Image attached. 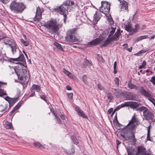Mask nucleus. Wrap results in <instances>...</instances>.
<instances>
[{
    "mask_svg": "<svg viewBox=\"0 0 155 155\" xmlns=\"http://www.w3.org/2000/svg\"><path fill=\"white\" fill-rule=\"evenodd\" d=\"M129 96L128 98L129 100H137L136 95L132 93H130L128 95Z\"/></svg>",
    "mask_w": 155,
    "mask_h": 155,
    "instance_id": "obj_24",
    "label": "nucleus"
},
{
    "mask_svg": "<svg viewBox=\"0 0 155 155\" xmlns=\"http://www.w3.org/2000/svg\"><path fill=\"white\" fill-rule=\"evenodd\" d=\"M21 103L20 102H19L18 104L16 106L13 110L11 111V113L13 114L15 113V111L18 109L21 106Z\"/></svg>",
    "mask_w": 155,
    "mask_h": 155,
    "instance_id": "obj_31",
    "label": "nucleus"
},
{
    "mask_svg": "<svg viewBox=\"0 0 155 155\" xmlns=\"http://www.w3.org/2000/svg\"><path fill=\"white\" fill-rule=\"evenodd\" d=\"M21 42L23 44V45L25 46H27L28 45V42L26 41H25L23 39H21Z\"/></svg>",
    "mask_w": 155,
    "mask_h": 155,
    "instance_id": "obj_45",
    "label": "nucleus"
},
{
    "mask_svg": "<svg viewBox=\"0 0 155 155\" xmlns=\"http://www.w3.org/2000/svg\"><path fill=\"white\" fill-rule=\"evenodd\" d=\"M17 101V99L16 98H10L8 103L10 105L13 106Z\"/></svg>",
    "mask_w": 155,
    "mask_h": 155,
    "instance_id": "obj_30",
    "label": "nucleus"
},
{
    "mask_svg": "<svg viewBox=\"0 0 155 155\" xmlns=\"http://www.w3.org/2000/svg\"><path fill=\"white\" fill-rule=\"evenodd\" d=\"M128 5L127 3L123 1L122 2V5L121 6V9L123 10H127L128 9Z\"/></svg>",
    "mask_w": 155,
    "mask_h": 155,
    "instance_id": "obj_28",
    "label": "nucleus"
},
{
    "mask_svg": "<svg viewBox=\"0 0 155 155\" xmlns=\"http://www.w3.org/2000/svg\"><path fill=\"white\" fill-rule=\"evenodd\" d=\"M147 38H148V36L147 35H144V36H140L137 38V41H139L141 40H143L144 39Z\"/></svg>",
    "mask_w": 155,
    "mask_h": 155,
    "instance_id": "obj_41",
    "label": "nucleus"
},
{
    "mask_svg": "<svg viewBox=\"0 0 155 155\" xmlns=\"http://www.w3.org/2000/svg\"><path fill=\"white\" fill-rule=\"evenodd\" d=\"M132 47H130L129 48H127V50L128 51H129L130 52H131L132 51Z\"/></svg>",
    "mask_w": 155,
    "mask_h": 155,
    "instance_id": "obj_63",
    "label": "nucleus"
},
{
    "mask_svg": "<svg viewBox=\"0 0 155 155\" xmlns=\"http://www.w3.org/2000/svg\"><path fill=\"white\" fill-rule=\"evenodd\" d=\"M111 27V28L110 30L109 34L108 36L109 37H110L113 35L114 33L115 32L116 30L115 28H112V27Z\"/></svg>",
    "mask_w": 155,
    "mask_h": 155,
    "instance_id": "obj_37",
    "label": "nucleus"
},
{
    "mask_svg": "<svg viewBox=\"0 0 155 155\" xmlns=\"http://www.w3.org/2000/svg\"><path fill=\"white\" fill-rule=\"evenodd\" d=\"M148 109L146 107L142 106L137 109V110L139 111L140 112L143 111V112L145 111Z\"/></svg>",
    "mask_w": 155,
    "mask_h": 155,
    "instance_id": "obj_35",
    "label": "nucleus"
},
{
    "mask_svg": "<svg viewBox=\"0 0 155 155\" xmlns=\"http://www.w3.org/2000/svg\"><path fill=\"white\" fill-rule=\"evenodd\" d=\"M149 49H144V50L140 51V53H141L142 52L145 53L146 52L149 51Z\"/></svg>",
    "mask_w": 155,
    "mask_h": 155,
    "instance_id": "obj_58",
    "label": "nucleus"
},
{
    "mask_svg": "<svg viewBox=\"0 0 155 155\" xmlns=\"http://www.w3.org/2000/svg\"><path fill=\"white\" fill-rule=\"evenodd\" d=\"M100 19V17L98 15L97 12H96L95 14L94 15L93 17V21L94 23H97V21Z\"/></svg>",
    "mask_w": 155,
    "mask_h": 155,
    "instance_id": "obj_23",
    "label": "nucleus"
},
{
    "mask_svg": "<svg viewBox=\"0 0 155 155\" xmlns=\"http://www.w3.org/2000/svg\"><path fill=\"white\" fill-rule=\"evenodd\" d=\"M71 139L75 144L77 145L79 141L77 137L72 136L71 137Z\"/></svg>",
    "mask_w": 155,
    "mask_h": 155,
    "instance_id": "obj_32",
    "label": "nucleus"
},
{
    "mask_svg": "<svg viewBox=\"0 0 155 155\" xmlns=\"http://www.w3.org/2000/svg\"><path fill=\"white\" fill-rule=\"evenodd\" d=\"M138 119L136 117L135 114L133 116L131 119L129 121V123L127 125V128L128 129L127 130H134L135 128L136 127V125L137 124L135 123H137L138 122Z\"/></svg>",
    "mask_w": 155,
    "mask_h": 155,
    "instance_id": "obj_8",
    "label": "nucleus"
},
{
    "mask_svg": "<svg viewBox=\"0 0 155 155\" xmlns=\"http://www.w3.org/2000/svg\"><path fill=\"white\" fill-rule=\"evenodd\" d=\"M130 105V101H127L125 102L124 103L120 105V107H125L129 106Z\"/></svg>",
    "mask_w": 155,
    "mask_h": 155,
    "instance_id": "obj_39",
    "label": "nucleus"
},
{
    "mask_svg": "<svg viewBox=\"0 0 155 155\" xmlns=\"http://www.w3.org/2000/svg\"><path fill=\"white\" fill-rule=\"evenodd\" d=\"M75 110L79 116L85 118H87V116L84 113V112L79 107H76Z\"/></svg>",
    "mask_w": 155,
    "mask_h": 155,
    "instance_id": "obj_17",
    "label": "nucleus"
},
{
    "mask_svg": "<svg viewBox=\"0 0 155 155\" xmlns=\"http://www.w3.org/2000/svg\"><path fill=\"white\" fill-rule=\"evenodd\" d=\"M52 113L54 115L56 118V120L58 124H60L61 123V121L60 119L58 118V117L56 114H55L54 112L53 111Z\"/></svg>",
    "mask_w": 155,
    "mask_h": 155,
    "instance_id": "obj_42",
    "label": "nucleus"
},
{
    "mask_svg": "<svg viewBox=\"0 0 155 155\" xmlns=\"http://www.w3.org/2000/svg\"><path fill=\"white\" fill-rule=\"evenodd\" d=\"M3 3L6 4L7 3V1L6 0H0Z\"/></svg>",
    "mask_w": 155,
    "mask_h": 155,
    "instance_id": "obj_62",
    "label": "nucleus"
},
{
    "mask_svg": "<svg viewBox=\"0 0 155 155\" xmlns=\"http://www.w3.org/2000/svg\"><path fill=\"white\" fill-rule=\"evenodd\" d=\"M3 38V36L2 32V31H0V40L2 39Z\"/></svg>",
    "mask_w": 155,
    "mask_h": 155,
    "instance_id": "obj_57",
    "label": "nucleus"
},
{
    "mask_svg": "<svg viewBox=\"0 0 155 155\" xmlns=\"http://www.w3.org/2000/svg\"><path fill=\"white\" fill-rule=\"evenodd\" d=\"M4 124L5 127L7 129H11L12 126V123L8 122L7 121H5Z\"/></svg>",
    "mask_w": 155,
    "mask_h": 155,
    "instance_id": "obj_27",
    "label": "nucleus"
},
{
    "mask_svg": "<svg viewBox=\"0 0 155 155\" xmlns=\"http://www.w3.org/2000/svg\"><path fill=\"white\" fill-rule=\"evenodd\" d=\"M123 46L124 47V49H127L128 47V45L127 44H124L123 45Z\"/></svg>",
    "mask_w": 155,
    "mask_h": 155,
    "instance_id": "obj_56",
    "label": "nucleus"
},
{
    "mask_svg": "<svg viewBox=\"0 0 155 155\" xmlns=\"http://www.w3.org/2000/svg\"><path fill=\"white\" fill-rule=\"evenodd\" d=\"M128 87L131 89H133L134 88L135 86L132 84H130L128 85Z\"/></svg>",
    "mask_w": 155,
    "mask_h": 155,
    "instance_id": "obj_55",
    "label": "nucleus"
},
{
    "mask_svg": "<svg viewBox=\"0 0 155 155\" xmlns=\"http://www.w3.org/2000/svg\"><path fill=\"white\" fill-rule=\"evenodd\" d=\"M74 7V2L71 0H67L64 2L60 6L56 7L54 8V10L64 16V23H66L68 11L73 10Z\"/></svg>",
    "mask_w": 155,
    "mask_h": 155,
    "instance_id": "obj_1",
    "label": "nucleus"
},
{
    "mask_svg": "<svg viewBox=\"0 0 155 155\" xmlns=\"http://www.w3.org/2000/svg\"><path fill=\"white\" fill-rule=\"evenodd\" d=\"M124 27L125 30L128 31H131L132 29V25L130 23H128L127 25H125Z\"/></svg>",
    "mask_w": 155,
    "mask_h": 155,
    "instance_id": "obj_25",
    "label": "nucleus"
},
{
    "mask_svg": "<svg viewBox=\"0 0 155 155\" xmlns=\"http://www.w3.org/2000/svg\"><path fill=\"white\" fill-rule=\"evenodd\" d=\"M146 61L144 60L143 61L142 65L140 66L139 67V68L140 69H142L143 68H144V66L145 65H146Z\"/></svg>",
    "mask_w": 155,
    "mask_h": 155,
    "instance_id": "obj_48",
    "label": "nucleus"
},
{
    "mask_svg": "<svg viewBox=\"0 0 155 155\" xmlns=\"http://www.w3.org/2000/svg\"><path fill=\"white\" fill-rule=\"evenodd\" d=\"M31 89V90H34L38 91L41 90V87L38 85L33 84Z\"/></svg>",
    "mask_w": 155,
    "mask_h": 155,
    "instance_id": "obj_29",
    "label": "nucleus"
},
{
    "mask_svg": "<svg viewBox=\"0 0 155 155\" xmlns=\"http://www.w3.org/2000/svg\"><path fill=\"white\" fill-rule=\"evenodd\" d=\"M110 3L107 2L102 1L99 9L100 11L105 15L108 14L110 10Z\"/></svg>",
    "mask_w": 155,
    "mask_h": 155,
    "instance_id": "obj_6",
    "label": "nucleus"
},
{
    "mask_svg": "<svg viewBox=\"0 0 155 155\" xmlns=\"http://www.w3.org/2000/svg\"><path fill=\"white\" fill-rule=\"evenodd\" d=\"M4 43L6 44H8L10 46V45L11 44L12 42H11L8 39L6 38L4 40Z\"/></svg>",
    "mask_w": 155,
    "mask_h": 155,
    "instance_id": "obj_46",
    "label": "nucleus"
},
{
    "mask_svg": "<svg viewBox=\"0 0 155 155\" xmlns=\"http://www.w3.org/2000/svg\"><path fill=\"white\" fill-rule=\"evenodd\" d=\"M43 11V10L41 11V8L39 7H38L37 8L36 13L35 17V20H36L38 21H39L42 18V12Z\"/></svg>",
    "mask_w": 155,
    "mask_h": 155,
    "instance_id": "obj_13",
    "label": "nucleus"
},
{
    "mask_svg": "<svg viewBox=\"0 0 155 155\" xmlns=\"http://www.w3.org/2000/svg\"><path fill=\"white\" fill-rule=\"evenodd\" d=\"M25 58L23 54H20L19 56L16 58H13L12 60L15 61H23L24 60Z\"/></svg>",
    "mask_w": 155,
    "mask_h": 155,
    "instance_id": "obj_26",
    "label": "nucleus"
},
{
    "mask_svg": "<svg viewBox=\"0 0 155 155\" xmlns=\"http://www.w3.org/2000/svg\"><path fill=\"white\" fill-rule=\"evenodd\" d=\"M140 92L141 94L147 98L148 100L151 102L155 107V99L153 98V95L149 92L146 91L143 88L140 89Z\"/></svg>",
    "mask_w": 155,
    "mask_h": 155,
    "instance_id": "obj_11",
    "label": "nucleus"
},
{
    "mask_svg": "<svg viewBox=\"0 0 155 155\" xmlns=\"http://www.w3.org/2000/svg\"><path fill=\"white\" fill-rule=\"evenodd\" d=\"M140 92L141 94L147 98L148 100L151 102L155 107V99L153 98V95L149 92L146 91L143 88L140 89Z\"/></svg>",
    "mask_w": 155,
    "mask_h": 155,
    "instance_id": "obj_10",
    "label": "nucleus"
},
{
    "mask_svg": "<svg viewBox=\"0 0 155 155\" xmlns=\"http://www.w3.org/2000/svg\"><path fill=\"white\" fill-rule=\"evenodd\" d=\"M54 44V45L56 46V47L59 49L61 50H63V48L61 46V45L59 43L55 42Z\"/></svg>",
    "mask_w": 155,
    "mask_h": 155,
    "instance_id": "obj_38",
    "label": "nucleus"
},
{
    "mask_svg": "<svg viewBox=\"0 0 155 155\" xmlns=\"http://www.w3.org/2000/svg\"><path fill=\"white\" fill-rule=\"evenodd\" d=\"M98 57L99 60L101 62H104V60L100 54H98Z\"/></svg>",
    "mask_w": 155,
    "mask_h": 155,
    "instance_id": "obj_53",
    "label": "nucleus"
},
{
    "mask_svg": "<svg viewBox=\"0 0 155 155\" xmlns=\"http://www.w3.org/2000/svg\"><path fill=\"white\" fill-rule=\"evenodd\" d=\"M26 67L24 65H20L18 67H16L13 70L15 71V72L16 74L18 77L19 76H21L27 72Z\"/></svg>",
    "mask_w": 155,
    "mask_h": 155,
    "instance_id": "obj_7",
    "label": "nucleus"
},
{
    "mask_svg": "<svg viewBox=\"0 0 155 155\" xmlns=\"http://www.w3.org/2000/svg\"><path fill=\"white\" fill-rule=\"evenodd\" d=\"M7 107V105L5 103H3L0 106V108L1 109V111H3L5 110L6 108Z\"/></svg>",
    "mask_w": 155,
    "mask_h": 155,
    "instance_id": "obj_36",
    "label": "nucleus"
},
{
    "mask_svg": "<svg viewBox=\"0 0 155 155\" xmlns=\"http://www.w3.org/2000/svg\"><path fill=\"white\" fill-rule=\"evenodd\" d=\"M66 89L68 90H71V87L67 86H66Z\"/></svg>",
    "mask_w": 155,
    "mask_h": 155,
    "instance_id": "obj_64",
    "label": "nucleus"
},
{
    "mask_svg": "<svg viewBox=\"0 0 155 155\" xmlns=\"http://www.w3.org/2000/svg\"><path fill=\"white\" fill-rule=\"evenodd\" d=\"M111 41H112L110 37L108 36V38L103 42V44L102 45V46L104 47L106 46Z\"/></svg>",
    "mask_w": 155,
    "mask_h": 155,
    "instance_id": "obj_22",
    "label": "nucleus"
},
{
    "mask_svg": "<svg viewBox=\"0 0 155 155\" xmlns=\"http://www.w3.org/2000/svg\"><path fill=\"white\" fill-rule=\"evenodd\" d=\"M10 47L12 49V51L13 54H15L17 51L16 45L15 42H12L10 45Z\"/></svg>",
    "mask_w": 155,
    "mask_h": 155,
    "instance_id": "obj_20",
    "label": "nucleus"
},
{
    "mask_svg": "<svg viewBox=\"0 0 155 155\" xmlns=\"http://www.w3.org/2000/svg\"><path fill=\"white\" fill-rule=\"evenodd\" d=\"M34 144L35 146L37 147H39L42 146V144L38 142H34Z\"/></svg>",
    "mask_w": 155,
    "mask_h": 155,
    "instance_id": "obj_49",
    "label": "nucleus"
},
{
    "mask_svg": "<svg viewBox=\"0 0 155 155\" xmlns=\"http://www.w3.org/2000/svg\"><path fill=\"white\" fill-rule=\"evenodd\" d=\"M63 71L64 73V74L68 76L69 77L71 78H73V76L68 71L66 70L65 69H63Z\"/></svg>",
    "mask_w": 155,
    "mask_h": 155,
    "instance_id": "obj_33",
    "label": "nucleus"
},
{
    "mask_svg": "<svg viewBox=\"0 0 155 155\" xmlns=\"http://www.w3.org/2000/svg\"><path fill=\"white\" fill-rule=\"evenodd\" d=\"M143 116L144 119L146 120H152L154 117L153 113L149 111L148 109L143 112Z\"/></svg>",
    "mask_w": 155,
    "mask_h": 155,
    "instance_id": "obj_12",
    "label": "nucleus"
},
{
    "mask_svg": "<svg viewBox=\"0 0 155 155\" xmlns=\"http://www.w3.org/2000/svg\"><path fill=\"white\" fill-rule=\"evenodd\" d=\"M76 33L75 29L69 30L67 32V36L65 37V40L68 42H74L78 41V38L75 37Z\"/></svg>",
    "mask_w": 155,
    "mask_h": 155,
    "instance_id": "obj_4",
    "label": "nucleus"
},
{
    "mask_svg": "<svg viewBox=\"0 0 155 155\" xmlns=\"http://www.w3.org/2000/svg\"><path fill=\"white\" fill-rule=\"evenodd\" d=\"M97 86L98 88L101 90H102L104 89V87L103 86L100 84H97Z\"/></svg>",
    "mask_w": 155,
    "mask_h": 155,
    "instance_id": "obj_54",
    "label": "nucleus"
},
{
    "mask_svg": "<svg viewBox=\"0 0 155 155\" xmlns=\"http://www.w3.org/2000/svg\"><path fill=\"white\" fill-rule=\"evenodd\" d=\"M140 92L141 94L147 98L148 100L151 102L155 107V99L153 98V95L149 92L146 91L143 88L140 89Z\"/></svg>",
    "mask_w": 155,
    "mask_h": 155,
    "instance_id": "obj_9",
    "label": "nucleus"
},
{
    "mask_svg": "<svg viewBox=\"0 0 155 155\" xmlns=\"http://www.w3.org/2000/svg\"><path fill=\"white\" fill-rule=\"evenodd\" d=\"M150 126H149L147 128V140H151L150 137Z\"/></svg>",
    "mask_w": 155,
    "mask_h": 155,
    "instance_id": "obj_43",
    "label": "nucleus"
},
{
    "mask_svg": "<svg viewBox=\"0 0 155 155\" xmlns=\"http://www.w3.org/2000/svg\"><path fill=\"white\" fill-rule=\"evenodd\" d=\"M109 22L110 25H112L113 24V21L112 19H110L109 20Z\"/></svg>",
    "mask_w": 155,
    "mask_h": 155,
    "instance_id": "obj_61",
    "label": "nucleus"
},
{
    "mask_svg": "<svg viewBox=\"0 0 155 155\" xmlns=\"http://www.w3.org/2000/svg\"><path fill=\"white\" fill-rule=\"evenodd\" d=\"M6 85L7 83H6L0 82V87H4L6 86ZM6 95V92L2 89H0V96Z\"/></svg>",
    "mask_w": 155,
    "mask_h": 155,
    "instance_id": "obj_19",
    "label": "nucleus"
},
{
    "mask_svg": "<svg viewBox=\"0 0 155 155\" xmlns=\"http://www.w3.org/2000/svg\"><path fill=\"white\" fill-rule=\"evenodd\" d=\"M101 40L100 38H96L95 39L91 41V42L88 43V45L89 46H93L96 45L100 43L101 41Z\"/></svg>",
    "mask_w": 155,
    "mask_h": 155,
    "instance_id": "obj_16",
    "label": "nucleus"
},
{
    "mask_svg": "<svg viewBox=\"0 0 155 155\" xmlns=\"http://www.w3.org/2000/svg\"><path fill=\"white\" fill-rule=\"evenodd\" d=\"M84 63L86 66H91V63L87 59H85Z\"/></svg>",
    "mask_w": 155,
    "mask_h": 155,
    "instance_id": "obj_47",
    "label": "nucleus"
},
{
    "mask_svg": "<svg viewBox=\"0 0 155 155\" xmlns=\"http://www.w3.org/2000/svg\"><path fill=\"white\" fill-rule=\"evenodd\" d=\"M40 97H41V99L44 100L45 101H46V99H45V98H46L45 96L44 95H42V96H41Z\"/></svg>",
    "mask_w": 155,
    "mask_h": 155,
    "instance_id": "obj_59",
    "label": "nucleus"
},
{
    "mask_svg": "<svg viewBox=\"0 0 155 155\" xmlns=\"http://www.w3.org/2000/svg\"><path fill=\"white\" fill-rule=\"evenodd\" d=\"M134 130H126L124 134H121L120 138H123L124 140H132L134 143L136 141V139L134 136Z\"/></svg>",
    "mask_w": 155,
    "mask_h": 155,
    "instance_id": "obj_5",
    "label": "nucleus"
},
{
    "mask_svg": "<svg viewBox=\"0 0 155 155\" xmlns=\"http://www.w3.org/2000/svg\"><path fill=\"white\" fill-rule=\"evenodd\" d=\"M140 105V103H138L136 102L130 101V106L131 107L133 108H135Z\"/></svg>",
    "mask_w": 155,
    "mask_h": 155,
    "instance_id": "obj_21",
    "label": "nucleus"
},
{
    "mask_svg": "<svg viewBox=\"0 0 155 155\" xmlns=\"http://www.w3.org/2000/svg\"><path fill=\"white\" fill-rule=\"evenodd\" d=\"M11 98L9 97H8L7 96L5 98V99L8 102L9 100H10Z\"/></svg>",
    "mask_w": 155,
    "mask_h": 155,
    "instance_id": "obj_60",
    "label": "nucleus"
},
{
    "mask_svg": "<svg viewBox=\"0 0 155 155\" xmlns=\"http://www.w3.org/2000/svg\"><path fill=\"white\" fill-rule=\"evenodd\" d=\"M82 79L84 83L86 84H88V82H87V78L86 75H84L82 76Z\"/></svg>",
    "mask_w": 155,
    "mask_h": 155,
    "instance_id": "obj_44",
    "label": "nucleus"
},
{
    "mask_svg": "<svg viewBox=\"0 0 155 155\" xmlns=\"http://www.w3.org/2000/svg\"><path fill=\"white\" fill-rule=\"evenodd\" d=\"M64 151L67 154L70 155H72L74 152V149H71V150H68V151L64 149Z\"/></svg>",
    "mask_w": 155,
    "mask_h": 155,
    "instance_id": "obj_34",
    "label": "nucleus"
},
{
    "mask_svg": "<svg viewBox=\"0 0 155 155\" xmlns=\"http://www.w3.org/2000/svg\"><path fill=\"white\" fill-rule=\"evenodd\" d=\"M107 98L110 101L113 99V95L111 93H107Z\"/></svg>",
    "mask_w": 155,
    "mask_h": 155,
    "instance_id": "obj_40",
    "label": "nucleus"
},
{
    "mask_svg": "<svg viewBox=\"0 0 155 155\" xmlns=\"http://www.w3.org/2000/svg\"><path fill=\"white\" fill-rule=\"evenodd\" d=\"M121 35L120 32V30L117 29V31L115 32L113 36H111L110 37L112 41H117L119 39V37Z\"/></svg>",
    "mask_w": 155,
    "mask_h": 155,
    "instance_id": "obj_15",
    "label": "nucleus"
},
{
    "mask_svg": "<svg viewBox=\"0 0 155 155\" xmlns=\"http://www.w3.org/2000/svg\"><path fill=\"white\" fill-rule=\"evenodd\" d=\"M18 78L20 80L22 81V83H25L26 84L28 81V77L25 75V74L21 76H19Z\"/></svg>",
    "mask_w": 155,
    "mask_h": 155,
    "instance_id": "obj_18",
    "label": "nucleus"
},
{
    "mask_svg": "<svg viewBox=\"0 0 155 155\" xmlns=\"http://www.w3.org/2000/svg\"><path fill=\"white\" fill-rule=\"evenodd\" d=\"M146 149L143 146H139L137 147V151L136 155H145L146 154Z\"/></svg>",
    "mask_w": 155,
    "mask_h": 155,
    "instance_id": "obj_14",
    "label": "nucleus"
},
{
    "mask_svg": "<svg viewBox=\"0 0 155 155\" xmlns=\"http://www.w3.org/2000/svg\"><path fill=\"white\" fill-rule=\"evenodd\" d=\"M68 96L70 100H72L73 98V94L72 93H68Z\"/></svg>",
    "mask_w": 155,
    "mask_h": 155,
    "instance_id": "obj_52",
    "label": "nucleus"
},
{
    "mask_svg": "<svg viewBox=\"0 0 155 155\" xmlns=\"http://www.w3.org/2000/svg\"><path fill=\"white\" fill-rule=\"evenodd\" d=\"M150 81L154 85H155V76L152 77Z\"/></svg>",
    "mask_w": 155,
    "mask_h": 155,
    "instance_id": "obj_51",
    "label": "nucleus"
},
{
    "mask_svg": "<svg viewBox=\"0 0 155 155\" xmlns=\"http://www.w3.org/2000/svg\"><path fill=\"white\" fill-rule=\"evenodd\" d=\"M46 25L50 32L56 33L59 28L62 26V25L58 23L56 20L52 19L48 21Z\"/></svg>",
    "mask_w": 155,
    "mask_h": 155,
    "instance_id": "obj_3",
    "label": "nucleus"
},
{
    "mask_svg": "<svg viewBox=\"0 0 155 155\" xmlns=\"http://www.w3.org/2000/svg\"><path fill=\"white\" fill-rule=\"evenodd\" d=\"M11 10L14 13H21L26 8V6L23 3L12 1L10 5Z\"/></svg>",
    "mask_w": 155,
    "mask_h": 155,
    "instance_id": "obj_2",
    "label": "nucleus"
},
{
    "mask_svg": "<svg viewBox=\"0 0 155 155\" xmlns=\"http://www.w3.org/2000/svg\"><path fill=\"white\" fill-rule=\"evenodd\" d=\"M114 81L116 84L118 86L119 85V78H115Z\"/></svg>",
    "mask_w": 155,
    "mask_h": 155,
    "instance_id": "obj_50",
    "label": "nucleus"
}]
</instances>
